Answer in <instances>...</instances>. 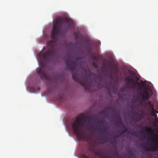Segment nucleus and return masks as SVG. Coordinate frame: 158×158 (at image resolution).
I'll return each mask as SVG.
<instances>
[{"label": "nucleus", "mask_w": 158, "mask_h": 158, "mask_svg": "<svg viewBox=\"0 0 158 158\" xmlns=\"http://www.w3.org/2000/svg\"><path fill=\"white\" fill-rule=\"evenodd\" d=\"M98 124L99 125H102V123H101V122H98Z\"/></svg>", "instance_id": "obj_21"}, {"label": "nucleus", "mask_w": 158, "mask_h": 158, "mask_svg": "<svg viewBox=\"0 0 158 158\" xmlns=\"http://www.w3.org/2000/svg\"><path fill=\"white\" fill-rule=\"evenodd\" d=\"M94 60H96V57H95L94 58Z\"/></svg>", "instance_id": "obj_23"}, {"label": "nucleus", "mask_w": 158, "mask_h": 158, "mask_svg": "<svg viewBox=\"0 0 158 158\" xmlns=\"http://www.w3.org/2000/svg\"><path fill=\"white\" fill-rule=\"evenodd\" d=\"M143 129L145 131L146 134L148 135V136H150V137L149 136H147L146 141L147 143L149 146L153 147L150 148H158V135L154 133V129L147 127L143 128Z\"/></svg>", "instance_id": "obj_4"}, {"label": "nucleus", "mask_w": 158, "mask_h": 158, "mask_svg": "<svg viewBox=\"0 0 158 158\" xmlns=\"http://www.w3.org/2000/svg\"><path fill=\"white\" fill-rule=\"evenodd\" d=\"M108 63L109 64L110 63V62L109 61H108Z\"/></svg>", "instance_id": "obj_26"}, {"label": "nucleus", "mask_w": 158, "mask_h": 158, "mask_svg": "<svg viewBox=\"0 0 158 158\" xmlns=\"http://www.w3.org/2000/svg\"><path fill=\"white\" fill-rule=\"evenodd\" d=\"M57 75V74H56V76Z\"/></svg>", "instance_id": "obj_29"}, {"label": "nucleus", "mask_w": 158, "mask_h": 158, "mask_svg": "<svg viewBox=\"0 0 158 158\" xmlns=\"http://www.w3.org/2000/svg\"><path fill=\"white\" fill-rule=\"evenodd\" d=\"M84 74L80 78L77 72L75 74L72 73L73 80L78 82L81 86H83L85 89L89 91L92 87V80L91 78V72L89 71L84 70Z\"/></svg>", "instance_id": "obj_3"}, {"label": "nucleus", "mask_w": 158, "mask_h": 158, "mask_svg": "<svg viewBox=\"0 0 158 158\" xmlns=\"http://www.w3.org/2000/svg\"><path fill=\"white\" fill-rule=\"evenodd\" d=\"M94 80L95 82H97V81H98V84L100 85V87H102V86L100 85L102 82V79L100 76L98 77L97 76L95 75L94 77Z\"/></svg>", "instance_id": "obj_13"}, {"label": "nucleus", "mask_w": 158, "mask_h": 158, "mask_svg": "<svg viewBox=\"0 0 158 158\" xmlns=\"http://www.w3.org/2000/svg\"><path fill=\"white\" fill-rule=\"evenodd\" d=\"M144 150L148 151H152L153 152H157V153L152 156L153 158H158V149H143Z\"/></svg>", "instance_id": "obj_10"}, {"label": "nucleus", "mask_w": 158, "mask_h": 158, "mask_svg": "<svg viewBox=\"0 0 158 158\" xmlns=\"http://www.w3.org/2000/svg\"><path fill=\"white\" fill-rule=\"evenodd\" d=\"M127 131V129H126L123 131V134L125 132H126Z\"/></svg>", "instance_id": "obj_18"}, {"label": "nucleus", "mask_w": 158, "mask_h": 158, "mask_svg": "<svg viewBox=\"0 0 158 158\" xmlns=\"http://www.w3.org/2000/svg\"><path fill=\"white\" fill-rule=\"evenodd\" d=\"M151 96L149 91L146 90L143 91L142 94L141 92H138L134 93L132 96L133 98L131 99V102L133 104H135L138 103L139 106H143V107L139 110V112L142 114V116L139 118V120L143 118L142 116L145 117L148 114V110L151 111V110H149L150 107H153V105L151 103V101L148 100Z\"/></svg>", "instance_id": "obj_2"}, {"label": "nucleus", "mask_w": 158, "mask_h": 158, "mask_svg": "<svg viewBox=\"0 0 158 158\" xmlns=\"http://www.w3.org/2000/svg\"><path fill=\"white\" fill-rule=\"evenodd\" d=\"M156 111V113H158V111Z\"/></svg>", "instance_id": "obj_27"}, {"label": "nucleus", "mask_w": 158, "mask_h": 158, "mask_svg": "<svg viewBox=\"0 0 158 158\" xmlns=\"http://www.w3.org/2000/svg\"><path fill=\"white\" fill-rule=\"evenodd\" d=\"M149 110H151V111H150L149 110H148L147 111V114H147V115H149V114H148V112H150V113H151V114L155 113V111H156V110L154 109V106H153V108H152V107H150V109H149Z\"/></svg>", "instance_id": "obj_15"}, {"label": "nucleus", "mask_w": 158, "mask_h": 158, "mask_svg": "<svg viewBox=\"0 0 158 158\" xmlns=\"http://www.w3.org/2000/svg\"><path fill=\"white\" fill-rule=\"evenodd\" d=\"M71 25L70 20L67 18L58 19L56 20L53 27V31L51 34L52 40L47 42V48L48 50L43 54H40L39 55L41 65L37 69L36 71L42 80L43 78L51 81V78L47 73L45 67L47 62L52 59L55 54V40L58 37L62 36L64 34L62 30V27H64V28L67 30L70 28Z\"/></svg>", "instance_id": "obj_1"}, {"label": "nucleus", "mask_w": 158, "mask_h": 158, "mask_svg": "<svg viewBox=\"0 0 158 158\" xmlns=\"http://www.w3.org/2000/svg\"><path fill=\"white\" fill-rule=\"evenodd\" d=\"M109 66H110V64H109Z\"/></svg>", "instance_id": "obj_28"}, {"label": "nucleus", "mask_w": 158, "mask_h": 158, "mask_svg": "<svg viewBox=\"0 0 158 158\" xmlns=\"http://www.w3.org/2000/svg\"><path fill=\"white\" fill-rule=\"evenodd\" d=\"M79 149L80 150H82V151H83V149H81V148H80Z\"/></svg>", "instance_id": "obj_24"}, {"label": "nucleus", "mask_w": 158, "mask_h": 158, "mask_svg": "<svg viewBox=\"0 0 158 158\" xmlns=\"http://www.w3.org/2000/svg\"><path fill=\"white\" fill-rule=\"evenodd\" d=\"M66 61V64L67 68L69 71L71 72L75 70L77 67L79 65V64L77 63V61L79 60V59L77 58H74L75 61H73L72 58L67 56Z\"/></svg>", "instance_id": "obj_5"}, {"label": "nucleus", "mask_w": 158, "mask_h": 158, "mask_svg": "<svg viewBox=\"0 0 158 158\" xmlns=\"http://www.w3.org/2000/svg\"><path fill=\"white\" fill-rule=\"evenodd\" d=\"M110 87L107 88V89L108 93L109 94H110L112 91L113 92L114 91V88L113 85H111L110 86Z\"/></svg>", "instance_id": "obj_14"}, {"label": "nucleus", "mask_w": 158, "mask_h": 158, "mask_svg": "<svg viewBox=\"0 0 158 158\" xmlns=\"http://www.w3.org/2000/svg\"><path fill=\"white\" fill-rule=\"evenodd\" d=\"M115 118L116 119L114 121L116 125H119V126L121 127L123 126L124 128H125V127L124 126L123 123L121 122V118L119 115H118L117 114H116L115 116Z\"/></svg>", "instance_id": "obj_8"}, {"label": "nucleus", "mask_w": 158, "mask_h": 158, "mask_svg": "<svg viewBox=\"0 0 158 158\" xmlns=\"http://www.w3.org/2000/svg\"><path fill=\"white\" fill-rule=\"evenodd\" d=\"M74 35L75 37L76 38H77L78 39V36L77 34V33H76V32H75L74 33Z\"/></svg>", "instance_id": "obj_17"}, {"label": "nucleus", "mask_w": 158, "mask_h": 158, "mask_svg": "<svg viewBox=\"0 0 158 158\" xmlns=\"http://www.w3.org/2000/svg\"><path fill=\"white\" fill-rule=\"evenodd\" d=\"M93 118L92 117H88L87 116H84L82 120L83 121V123L85 124V123H87L88 124H89L90 123V120H93Z\"/></svg>", "instance_id": "obj_9"}, {"label": "nucleus", "mask_w": 158, "mask_h": 158, "mask_svg": "<svg viewBox=\"0 0 158 158\" xmlns=\"http://www.w3.org/2000/svg\"><path fill=\"white\" fill-rule=\"evenodd\" d=\"M97 130V131H101L102 132L106 135H108V134L107 130L104 127H100L99 128H98Z\"/></svg>", "instance_id": "obj_11"}, {"label": "nucleus", "mask_w": 158, "mask_h": 158, "mask_svg": "<svg viewBox=\"0 0 158 158\" xmlns=\"http://www.w3.org/2000/svg\"><path fill=\"white\" fill-rule=\"evenodd\" d=\"M150 115H151L152 116H154L155 118V121L156 122V123H154V125L156 127H158V118L157 117V114L155 113H154L152 114H151Z\"/></svg>", "instance_id": "obj_12"}, {"label": "nucleus", "mask_w": 158, "mask_h": 158, "mask_svg": "<svg viewBox=\"0 0 158 158\" xmlns=\"http://www.w3.org/2000/svg\"><path fill=\"white\" fill-rule=\"evenodd\" d=\"M83 125V124L81 123L80 119L77 118L72 124L74 132L76 135H78L80 134V127H82Z\"/></svg>", "instance_id": "obj_7"}, {"label": "nucleus", "mask_w": 158, "mask_h": 158, "mask_svg": "<svg viewBox=\"0 0 158 158\" xmlns=\"http://www.w3.org/2000/svg\"><path fill=\"white\" fill-rule=\"evenodd\" d=\"M114 69H115L116 71H117V70H118V68H117V67L116 66H115V67H114Z\"/></svg>", "instance_id": "obj_20"}, {"label": "nucleus", "mask_w": 158, "mask_h": 158, "mask_svg": "<svg viewBox=\"0 0 158 158\" xmlns=\"http://www.w3.org/2000/svg\"><path fill=\"white\" fill-rule=\"evenodd\" d=\"M80 154L83 157L87 155L84 152H82Z\"/></svg>", "instance_id": "obj_16"}, {"label": "nucleus", "mask_w": 158, "mask_h": 158, "mask_svg": "<svg viewBox=\"0 0 158 158\" xmlns=\"http://www.w3.org/2000/svg\"><path fill=\"white\" fill-rule=\"evenodd\" d=\"M131 156H133V154L132 153H131Z\"/></svg>", "instance_id": "obj_25"}, {"label": "nucleus", "mask_w": 158, "mask_h": 158, "mask_svg": "<svg viewBox=\"0 0 158 158\" xmlns=\"http://www.w3.org/2000/svg\"><path fill=\"white\" fill-rule=\"evenodd\" d=\"M53 79L55 80L56 81L57 80H58V78L57 77H53Z\"/></svg>", "instance_id": "obj_19"}, {"label": "nucleus", "mask_w": 158, "mask_h": 158, "mask_svg": "<svg viewBox=\"0 0 158 158\" xmlns=\"http://www.w3.org/2000/svg\"><path fill=\"white\" fill-rule=\"evenodd\" d=\"M126 79L128 81L127 82H126V83H127L128 85L130 87L135 89L138 85V86L136 87V90H138L139 89L141 90V87L140 85L137 82L135 83L134 79L133 77L131 76H128L126 77Z\"/></svg>", "instance_id": "obj_6"}, {"label": "nucleus", "mask_w": 158, "mask_h": 158, "mask_svg": "<svg viewBox=\"0 0 158 158\" xmlns=\"http://www.w3.org/2000/svg\"><path fill=\"white\" fill-rule=\"evenodd\" d=\"M118 135H115V136H114V138H118Z\"/></svg>", "instance_id": "obj_22"}]
</instances>
